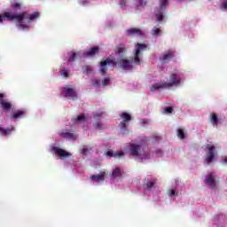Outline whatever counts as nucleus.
Masks as SVG:
<instances>
[{"instance_id": "f257e3e1", "label": "nucleus", "mask_w": 227, "mask_h": 227, "mask_svg": "<svg viewBox=\"0 0 227 227\" xmlns=\"http://www.w3.org/2000/svg\"><path fill=\"white\" fill-rule=\"evenodd\" d=\"M40 17V12H35L32 14L27 13V12H24L22 13L17 14L10 12H5L3 14H0V22H3V20H16V22H20V29H23V31H27L29 27L27 25H25L22 23V20H27V24H31V20H35V19H38Z\"/></svg>"}, {"instance_id": "f03ea898", "label": "nucleus", "mask_w": 227, "mask_h": 227, "mask_svg": "<svg viewBox=\"0 0 227 227\" xmlns=\"http://www.w3.org/2000/svg\"><path fill=\"white\" fill-rule=\"evenodd\" d=\"M146 49V44L145 43H137L135 46L134 58L131 59H122L123 57H117V61H115V65H118L120 68H123L124 70H132V63L139 66L141 65V61L143 59V54H141L142 51Z\"/></svg>"}, {"instance_id": "7ed1b4c3", "label": "nucleus", "mask_w": 227, "mask_h": 227, "mask_svg": "<svg viewBox=\"0 0 227 227\" xmlns=\"http://www.w3.org/2000/svg\"><path fill=\"white\" fill-rule=\"evenodd\" d=\"M129 153L132 157H137L138 159L148 160L150 159V150L147 146L139 144H129Z\"/></svg>"}, {"instance_id": "20e7f679", "label": "nucleus", "mask_w": 227, "mask_h": 227, "mask_svg": "<svg viewBox=\"0 0 227 227\" xmlns=\"http://www.w3.org/2000/svg\"><path fill=\"white\" fill-rule=\"evenodd\" d=\"M169 82H158L150 87L151 91H157V90H166L168 88H173V86H178L182 81L180 77L176 74L169 75Z\"/></svg>"}, {"instance_id": "39448f33", "label": "nucleus", "mask_w": 227, "mask_h": 227, "mask_svg": "<svg viewBox=\"0 0 227 227\" xmlns=\"http://www.w3.org/2000/svg\"><path fill=\"white\" fill-rule=\"evenodd\" d=\"M206 150H207V152L206 153L205 162H207V164H212L215 159V155H217L215 146L207 144L206 145Z\"/></svg>"}, {"instance_id": "423d86ee", "label": "nucleus", "mask_w": 227, "mask_h": 227, "mask_svg": "<svg viewBox=\"0 0 227 227\" xmlns=\"http://www.w3.org/2000/svg\"><path fill=\"white\" fill-rule=\"evenodd\" d=\"M62 95L66 98H73V100H75V98H77V90L75 89V87L67 85L62 88Z\"/></svg>"}, {"instance_id": "0eeeda50", "label": "nucleus", "mask_w": 227, "mask_h": 227, "mask_svg": "<svg viewBox=\"0 0 227 227\" xmlns=\"http://www.w3.org/2000/svg\"><path fill=\"white\" fill-rule=\"evenodd\" d=\"M120 116L122 119L119 124L120 129H121V130H127V127L129 126L127 123L132 120V116L126 112L120 114Z\"/></svg>"}, {"instance_id": "6e6552de", "label": "nucleus", "mask_w": 227, "mask_h": 227, "mask_svg": "<svg viewBox=\"0 0 227 227\" xmlns=\"http://www.w3.org/2000/svg\"><path fill=\"white\" fill-rule=\"evenodd\" d=\"M107 65H113V67H114V65H116V61L109 59L101 61V66L99 69L101 75H106V72H107Z\"/></svg>"}, {"instance_id": "1a4fd4ad", "label": "nucleus", "mask_w": 227, "mask_h": 227, "mask_svg": "<svg viewBox=\"0 0 227 227\" xmlns=\"http://www.w3.org/2000/svg\"><path fill=\"white\" fill-rule=\"evenodd\" d=\"M60 137L64 139H70L71 141H75L77 139V135L72 133V129H63L60 133Z\"/></svg>"}, {"instance_id": "9d476101", "label": "nucleus", "mask_w": 227, "mask_h": 227, "mask_svg": "<svg viewBox=\"0 0 227 227\" xmlns=\"http://www.w3.org/2000/svg\"><path fill=\"white\" fill-rule=\"evenodd\" d=\"M114 54L116 56H118V58H120V57L123 58V56H125V54H127V46H125V44H123V43L118 44L115 47ZM121 54H123V56H121Z\"/></svg>"}, {"instance_id": "9b49d317", "label": "nucleus", "mask_w": 227, "mask_h": 227, "mask_svg": "<svg viewBox=\"0 0 227 227\" xmlns=\"http://www.w3.org/2000/svg\"><path fill=\"white\" fill-rule=\"evenodd\" d=\"M172 58H175V51H166V53L161 54L160 56V60L161 63L166 64L168 63Z\"/></svg>"}, {"instance_id": "f8f14e48", "label": "nucleus", "mask_w": 227, "mask_h": 227, "mask_svg": "<svg viewBox=\"0 0 227 227\" xmlns=\"http://www.w3.org/2000/svg\"><path fill=\"white\" fill-rule=\"evenodd\" d=\"M52 152L55 153V155H59L60 159H65L66 157L70 156V153L57 146L52 147Z\"/></svg>"}, {"instance_id": "ddd939ff", "label": "nucleus", "mask_w": 227, "mask_h": 227, "mask_svg": "<svg viewBox=\"0 0 227 227\" xmlns=\"http://www.w3.org/2000/svg\"><path fill=\"white\" fill-rule=\"evenodd\" d=\"M106 171H101L98 175L90 176V180H92V182H104V180H106Z\"/></svg>"}, {"instance_id": "4468645a", "label": "nucleus", "mask_w": 227, "mask_h": 227, "mask_svg": "<svg viewBox=\"0 0 227 227\" xmlns=\"http://www.w3.org/2000/svg\"><path fill=\"white\" fill-rule=\"evenodd\" d=\"M157 184V180L153 178H147L144 180V186L145 189H153V187H155V184Z\"/></svg>"}, {"instance_id": "2eb2a0df", "label": "nucleus", "mask_w": 227, "mask_h": 227, "mask_svg": "<svg viewBox=\"0 0 227 227\" xmlns=\"http://www.w3.org/2000/svg\"><path fill=\"white\" fill-rule=\"evenodd\" d=\"M99 51H100V48H98V46L90 48L89 51H87L84 53V57L85 58L93 57V56H95V54H98Z\"/></svg>"}, {"instance_id": "dca6fc26", "label": "nucleus", "mask_w": 227, "mask_h": 227, "mask_svg": "<svg viewBox=\"0 0 227 227\" xmlns=\"http://www.w3.org/2000/svg\"><path fill=\"white\" fill-rule=\"evenodd\" d=\"M13 130H15V128H13V126H10L9 128L4 129L2 125H0L1 136H10V134H12Z\"/></svg>"}, {"instance_id": "f3484780", "label": "nucleus", "mask_w": 227, "mask_h": 227, "mask_svg": "<svg viewBox=\"0 0 227 227\" xmlns=\"http://www.w3.org/2000/svg\"><path fill=\"white\" fill-rule=\"evenodd\" d=\"M127 34L129 36H141V35H143V31L139 28H130L127 30Z\"/></svg>"}, {"instance_id": "a211bd4d", "label": "nucleus", "mask_w": 227, "mask_h": 227, "mask_svg": "<svg viewBox=\"0 0 227 227\" xmlns=\"http://www.w3.org/2000/svg\"><path fill=\"white\" fill-rule=\"evenodd\" d=\"M206 184L210 185L212 189H215V179H214V175L208 174L206 178Z\"/></svg>"}, {"instance_id": "6ab92c4d", "label": "nucleus", "mask_w": 227, "mask_h": 227, "mask_svg": "<svg viewBox=\"0 0 227 227\" xmlns=\"http://www.w3.org/2000/svg\"><path fill=\"white\" fill-rule=\"evenodd\" d=\"M106 157H114V159L118 157H123L125 155V153L123 151H119L117 153H114L113 151H107L106 153Z\"/></svg>"}, {"instance_id": "aec40b11", "label": "nucleus", "mask_w": 227, "mask_h": 227, "mask_svg": "<svg viewBox=\"0 0 227 227\" xmlns=\"http://www.w3.org/2000/svg\"><path fill=\"white\" fill-rule=\"evenodd\" d=\"M212 125H214V127H216V125L219 123L220 120L219 118H217V114H210V118H209Z\"/></svg>"}, {"instance_id": "412c9836", "label": "nucleus", "mask_w": 227, "mask_h": 227, "mask_svg": "<svg viewBox=\"0 0 227 227\" xmlns=\"http://www.w3.org/2000/svg\"><path fill=\"white\" fill-rule=\"evenodd\" d=\"M24 114H26V112L24 110H20L16 113H14L11 118L12 120H17V118H21V116H24Z\"/></svg>"}, {"instance_id": "4be33fe9", "label": "nucleus", "mask_w": 227, "mask_h": 227, "mask_svg": "<svg viewBox=\"0 0 227 227\" xmlns=\"http://www.w3.org/2000/svg\"><path fill=\"white\" fill-rule=\"evenodd\" d=\"M11 7L12 8V10H15V12H17V10H21L22 4L17 3L16 1H14L11 3Z\"/></svg>"}, {"instance_id": "5701e85b", "label": "nucleus", "mask_w": 227, "mask_h": 227, "mask_svg": "<svg viewBox=\"0 0 227 227\" xmlns=\"http://www.w3.org/2000/svg\"><path fill=\"white\" fill-rule=\"evenodd\" d=\"M1 107H2V109L8 111V110L12 109V104L4 100L1 102Z\"/></svg>"}, {"instance_id": "b1692460", "label": "nucleus", "mask_w": 227, "mask_h": 227, "mask_svg": "<svg viewBox=\"0 0 227 227\" xmlns=\"http://www.w3.org/2000/svg\"><path fill=\"white\" fill-rule=\"evenodd\" d=\"M81 58V55L77 52H73L72 55L70 56L68 61L69 63H74V61H75L76 58Z\"/></svg>"}, {"instance_id": "393cba45", "label": "nucleus", "mask_w": 227, "mask_h": 227, "mask_svg": "<svg viewBox=\"0 0 227 227\" xmlns=\"http://www.w3.org/2000/svg\"><path fill=\"white\" fill-rule=\"evenodd\" d=\"M82 73L87 74V75H90V74H91V66H84L82 67Z\"/></svg>"}, {"instance_id": "a878e982", "label": "nucleus", "mask_w": 227, "mask_h": 227, "mask_svg": "<svg viewBox=\"0 0 227 227\" xmlns=\"http://www.w3.org/2000/svg\"><path fill=\"white\" fill-rule=\"evenodd\" d=\"M177 137H179V139H185V132H184V129H177Z\"/></svg>"}, {"instance_id": "bb28decb", "label": "nucleus", "mask_w": 227, "mask_h": 227, "mask_svg": "<svg viewBox=\"0 0 227 227\" xmlns=\"http://www.w3.org/2000/svg\"><path fill=\"white\" fill-rule=\"evenodd\" d=\"M153 36H159L160 35V28L154 27L152 30Z\"/></svg>"}, {"instance_id": "cd10ccee", "label": "nucleus", "mask_w": 227, "mask_h": 227, "mask_svg": "<svg viewBox=\"0 0 227 227\" xmlns=\"http://www.w3.org/2000/svg\"><path fill=\"white\" fill-rule=\"evenodd\" d=\"M112 176H121V170L120 168H114L112 172Z\"/></svg>"}, {"instance_id": "c85d7f7f", "label": "nucleus", "mask_w": 227, "mask_h": 227, "mask_svg": "<svg viewBox=\"0 0 227 227\" xmlns=\"http://www.w3.org/2000/svg\"><path fill=\"white\" fill-rule=\"evenodd\" d=\"M155 17H156V20H158L159 22L164 20V15L162 14V12L156 13Z\"/></svg>"}, {"instance_id": "c756f323", "label": "nucleus", "mask_w": 227, "mask_h": 227, "mask_svg": "<svg viewBox=\"0 0 227 227\" xmlns=\"http://www.w3.org/2000/svg\"><path fill=\"white\" fill-rule=\"evenodd\" d=\"M76 121H86V115L84 114H82L81 115L76 117Z\"/></svg>"}, {"instance_id": "7c9ffc66", "label": "nucleus", "mask_w": 227, "mask_h": 227, "mask_svg": "<svg viewBox=\"0 0 227 227\" xmlns=\"http://www.w3.org/2000/svg\"><path fill=\"white\" fill-rule=\"evenodd\" d=\"M173 113V106H168L165 108L164 114H171Z\"/></svg>"}, {"instance_id": "2f4dec72", "label": "nucleus", "mask_w": 227, "mask_h": 227, "mask_svg": "<svg viewBox=\"0 0 227 227\" xmlns=\"http://www.w3.org/2000/svg\"><path fill=\"white\" fill-rule=\"evenodd\" d=\"M168 6V0H160V10Z\"/></svg>"}, {"instance_id": "473e14b6", "label": "nucleus", "mask_w": 227, "mask_h": 227, "mask_svg": "<svg viewBox=\"0 0 227 227\" xmlns=\"http://www.w3.org/2000/svg\"><path fill=\"white\" fill-rule=\"evenodd\" d=\"M168 195H169L170 197L178 196V192H176V190H169Z\"/></svg>"}, {"instance_id": "72a5a7b5", "label": "nucleus", "mask_w": 227, "mask_h": 227, "mask_svg": "<svg viewBox=\"0 0 227 227\" xmlns=\"http://www.w3.org/2000/svg\"><path fill=\"white\" fill-rule=\"evenodd\" d=\"M94 125V127L96 128V129H99L100 130H102V127L104 126V124H102V122H96L95 124H93Z\"/></svg>"}, {"instance_id": "f704fd0d", "label": "nucleus", "mask_w": 227, "mask_h": 227, "mask_svg": "<svg viewBox=\"0 0 227 227\" xmlns=\"http://www.w3.org/2000/svg\"><path fill=\"white\" fill-rule=\"evenodd\" d=\"M126 4H127V2L125 0H121L120 2L121 8H125Z\"/></svg>"}, {"instance_id": "c9c22d12", "label": "nucleus", "mask_w": 227, "mask_h": 227, "mask_svg": "<svg viewBox=\"0 0 227 227\" xmlns=\"http://www.w3.org/2000/svg\"><path fill=\"white\" fill-rule=\"evenodd\" d=\"M109 78H105L104 80H103V86H107V84H109Z\"/></svg>"}, {"instance_id": "e433bc0d", "label": "nucleus", "mask_w": 227, "mask_h": 227, "mask_svg": "<svg viewBox=\"0 0 227 227\" xmlns=\"http://www.w3.org/2000/svg\"><path fill=\"white\" fill-rule=\"evenodd\" d=\"M62 75H63L64 77H68V71H67V69H63V70H62Z\"/></svg>"}, {"instance_id": "4c0bfd02", "label": "nucleus", "mask_w": 227, "mask_h": 227, "mask_svg": "<svg viewBox=\"0 0 227 227\" xmlns=\"http://www.w3.org/2000/svg\"><path fill=\"white\" fill-rule=\"evenodd\" d=\"M222 10H227V2H223L221 5Z\"/></svg>"}, {"instance_id": "58836bf2", "label": "nucleus", "mask_w": 227, "mask_h": 227, "mask_svg": "<svg viewBox=\"0 0 227 227\" xmlns=\"http://www.w3.org/2000/svg\"><path fill=\"white\" fill-rule=\"evenodd\" d=\"M137 3H139L140 6H145L146 5V2L143 1V0H137Z\"/></svg>"}, {"instance_id": "ea45409f", "label": "nucleus", "mask_w": 227, "mask_h": 227, "mask_svg": "<svg viewBox=\"0 0 227 227\" xmlns=\"http://www.w3.org/2000/svg\"><path fill=\"white\" fill-rule=\"evenodd\" d=\"M92 83L94 86H98V87L100 86V82H98V80L92 81Z\"/></svg>"}, {"instance_id": "a19ab883", "label": "nucleus", "mask_w": 227, "mask_h": 227, "mask_svg": "<svg viewBox=\"0 0 227 227\" xmlns=\"http://www.w3.org/2000/svg\"><path fill=\"white\" fill-rule=\"evenodd\" d=\"M81 153H82V155H86V153H88V148L82 149Z\"/></svg>"}, {"instance_id": "79ce46f5", "label": "nucleus", "mask_w": 227, "mask_h": 227, "mask_svg": "<svg viewBox=\"0 0 227 227\" xmlns=\"http://www.w3.org/2000/svg\"><path fill=\"white\" fill-rule=\"evenodd\" d=\"M80 4H86L88 3V0H78Z\"/></svg>"}, {"instance_id": "37998d69", "label": "nucleus", "mask_w": 227, "mask_h": 227, "mask_svg": "<svg viewBox=\"0 0 227 227\" xmlns=\"http://www.w3.org/2000/svg\"><path fill=\"white\" fill-rule=\"evenodd\" d=\"M3 98H4V94L0 93V102L4 101Z\"/></svg>"}, {"instance_id": "c03bdc74", "label": "nucleus", "mask_w": 227, "mask_h": 227, "mask_svg": "<svg viewBox=\"0 0 227 227\" xmlns=\"http://www.w3.org/2000/svg\"><path fill=\"white\" fill-rule=\"evenodd\" d=\"M102 116V114H95L94 118H100Z\"/></svg>"}, {"instance_id": "a18cd8bd", "label": "nucleus", "mask_w": 227, "mask_h": 227, "mask_svg": "<svg viewBox=\"0 0 227 227\" xmlns=\"http://www.w3.org/2000/svg\"><path fill=\"white\" fill-rule=\"evenodd\" d=\"M223 164H227V158L226 157H223Z\"/></svg>"}]
</instances>
